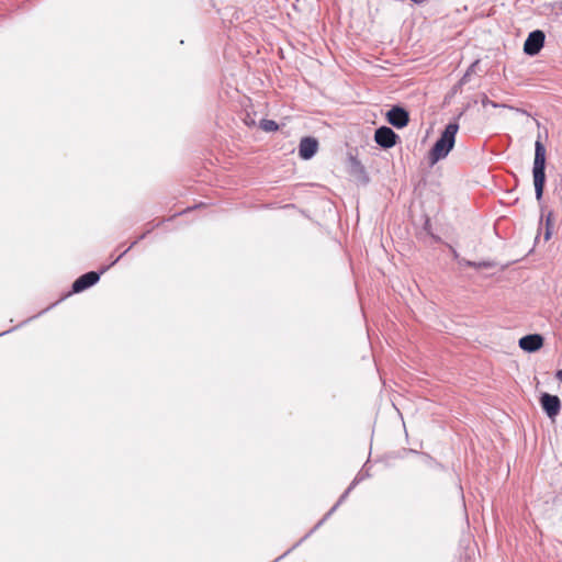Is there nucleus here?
<instances>
[{
	"label": "nucleus",
	"instance_id": "f03ea898",
	"mask_svg": "<svg viewBox=\"0 0 562 562\" xmlns=\"http://www.w3.org/2000/svg\"><path fill=\"white\" fill-rule=\"evenodd\" d=\"M546 147L540 140L535 144V160H533V186L536 192V199L540 201L543 195V189L546 183Z\"/></svg>",
	"mask_w": 562,
	"mask_h": 562
},
{
	"label": "nucleus",
	"instance_id": "ddd939ff",
	"mask_svg": "<svg viewBox=\"0 0 562 562\" xmlns=\"http://www.w3.org/2000/svg\"><path fill=\"white\" fill-rule=\"evenodd\" d=\"M482 102V105L483 106H487V105H492L493 108H498L501 106L499 104H497L496 102L494 101H491L486 95H484L481 100Z\"/></svg>",
	"mask_w": 562,
	"mask_h": 562
},
{
	"label": "nucleus",
	"instance_id": "20e7f679",
	"mask_svg": "<svg viewBox=\"0 0 562 562\" xmlns=\"http://www.w3.org/2000/svg\"><path fill=\"white\" fill-rule=\"evenodd\" d=\"M540 404L551 420H554L561 409V402L557 395L543 393L540 397Z\"/></svg>",
	"mask_w": 562,
	"mask_h": 562
},
{
	"label": "nucleus",
	"instance_id": "f3484780",
	"mask_svg": "<svg viewBox=\"0 0 562 562\" xmlns=\"http://www.w3.org/2000/svg\"><path fill=\"white\" fill-rule=\"evenodd\" d=\"M412 1L419 4V3L425 2L426 0H412Z\"/></svg>",
	"mask_w": 562,
	"mask_h": 562
},
{
	"label": "nucleus",
	"instance_id": "f257e3e1",
	"mask_svg": "<svg viewBox=\"0 0 562 562\" xmlns=\"http://www.w3.org/2000/svg\"><path fill=\"white\" fill-rule=\"evenodd\" d=\"M460 116L461 114H459V116L454 119V121L446 125L440 137L436 140L432 148L430 149L429 161L431 165H435L439 160L446 158L450 150L453 148L456 143V135L459 131L458 119Z\"/></svg>",
	"mask_w": 562,
	"mask_h": 562
},
{
	"label": "nucleus",
	"instance_id": "39448f33",
	"mask_svg": "<svg viewBox=\"0 0 562 562\" xmlns=\"http://www.w3.org/2000/svg\"><path fill=\"white\" fill-rule=\"evenodd\" d=\"M374 139L381 147L391 148L395 146L398 136L392 128L387 126H381L375 130Z\"/></svg>",
	"mask_w": 562,
	"mask_h": 562
},
{
	"label": "nucleus",
	"instance_id": "2eb2a0df",
	"mask_svg": "<svg viewBox=\"0 0 562 562\" xmlns=\"http://www.w3.org/2000/svg\"><path fill=\"white\" fill-rule=\"evenodd\" d=\"M136 244V241H134L123 254H121L119 257H116V259L113 261V263H115L117 260H120V258L128 250L131 249L134 245Z\"/></svg>",
	"mask_w": 562,
	"mask_h": 562
},
{
	"label": "nucleus",
	"instance_id": "9b49d317",
	"mask_svg": "<svg viewBox=\"0 0 562 562\" xmlns=\"http://www.w3.org/2000/svg\"><path fill=\"white\" fill-rule=\"evenodd\" d=\"M552 227H553V215H552V212H549L546 217L544 240H549L551 238Z\"/></svg>",
	"mask_w": 562,
	"mask_h": 562
},
{
	"label": "nucleus",
	"instance_id": "6e6552de",
	"mask_svg": "<svg viewBox=\"0 0 562 562\" xmlns=\"http://www.w3.org/2000/svg\"><path fill=\"white\" fill-rule=\"evenodd\" d=\"M318 149V142L314 137H303L299 145V155L302 159H311Z\"/></svg>",
	"mask_w": 562,
	"mask_h": 562
},
{
	"label": "nucleus",
	"instance_id": "9d476101",
	"mask_svg": "<svg viewBox=\"0 0 562 562\" xmlns=\"http://www.w3.org/2000/svg\"><path fill=\"white\" fill-rule=\"evenodd\" d=\"M462 263L464 266H467V267L476 268V269H483V268L487 269V268H493L494 267V263L491 262V261L475 262V261L463 259Z\"/></svg>",
	"mask_w": 562,
	"mask_h": 562
},
{
	"label": "nucleus",
	"instance_id": "f8f14e48",
	"mask_svg": "<svg viewBox=\"0 0 562 562\" xmlns=\"http://www.w3.org/2000/svg\"><path fill=\"white\" fill-rule=\"evenodd\" d=\"M260 127L266 132H274L279 128L278 124L272 120H261Z\"/></svg>",
	"mask_w": 562,
	"mask_h": 562
},
{
	"label": "nucleus",
	"instance_id": "1a4fd4ad",
	"mask_svg": "<svg viewBox=\"0 0 562 562\" xmlns=\"http://www.w3.org/2000/svg\"><path fill=\"white\" fill-rule=\"evenodd\" d=\"M100 279V274L94 271H90L88 273L82 274L72 283V291L75 293H79L93 284H95Z\"/></svg>",
	"mask_w": 562,
	"mask_h": 562
},
{
	"label": "nucleus",
	"instance_id": "4468645a",
	"mask_svg": "<svg viewBox=\"0 0 562 562\" xmlns=\"http://www.w3.org/2000/svg\"><path fill=\"white\" fill-rule=\"evenodd\" d=\"M350 490H351V486L345 492L344 495H341L340 499L338 501V503L336 504V506H334V508L331 510H334L344 501V498L346 497V495L348 494V492Z\"/></svg>",
	"mask_w": 562,
	"mask_h": 562
},
{
	"label": "nucleus",
	"instance_id": "423d86ee",
	"mask_svg": "<svg viewBox=\"0 0 562 562\" xmlns=\"http://www.w3.org/2000/svg\"><path fill=\"white\" fill-rule=\"evenodd\" d=\"M387 122L396 128L405 127L409 122L408 112L401 106H393L386 113Z\"/></svg>",
	"mask_w": 562,
	"mask_h": 562
},
{
	"label": "nucleus",
	"instance_id": "dca6fc26",
	"mask_svg": "<svg viewBox=\"0 0 562 562\" xmlns=\"http://www.w3.org/2000/svg\"><path fill=\"white\" fill-rule=\"evenodd\" d=\"M557 378L562 381V369L557 372Z\"/></svg>",
	"mask_w": 562,
	"mask_h": 562
},
{
	"label": "nucleus",
	"instance_id": "a211bd4d",
	"mask_svg": "<svg viewBox=\"0 0 562 562\" xmlns=\"http://www.w3.org/2000/svg\"><path fill=\"white\" fill-rule=\"evenodd\" d=\"M351 160H352V162H353L355 165H357V166H359V165H360V164H359L355 158H352Z\"/></svg>",
	"mask_w": 562,
	"mask_h": 562
},
{
	"label": "nucleus",
	"instance_id": "7ed1b4c3",
	"mask_svg": "<svg viewBox=\"0 0 562 562\" xmlns=\"http://www.w3.org/2000/svg\"><path fill=\"white\" fill-rule=\"evenodd\" d=\"M546 35L543 31L536 30L529 33L524 44V52L529 56L537 55L543 47Z\"/></svg>",
	"mask_w": 562,
	"mask_h": 562
},
{
	"label": "nucleus",
	"instance_id": "0eeeda50",
	"mask_svg": "<svg viewBox=\"0 0 562 562\" xmlns=\"http://www.w3.org/2000/svg\"><path fill=\"white\" fill-rule=\"evenodd\" d=\"M544 339L540 334H530L521 337L519 347L526 352H536L543 346Z\"/></svg>",
	"mask_w": 562,
	"mask_h": 562
}]
</instances>
